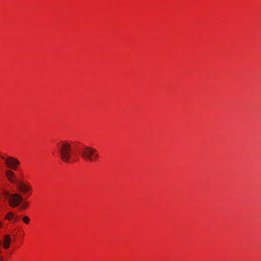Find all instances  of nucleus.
<instances>
[{"mask_svg": "<svg viewBox=\"0 0 261 261\" xmlns=\"http://www.w3.org/2000/svg\"><path fill=\"white\" fill-rule=\"evenodd\" d=\"M3 259H4L3 257L1 256H0V261H3Z\"/></svg>", "mask_w": 261, "mask_h": 261, "instance_id": "obj_11", "label": "nucleus"}, {"mask_svg": "<svg viewBox=\"0 0 261 261\" xmlns=\"http://www.w3.org/2000/svg\"><path fill=\"white\" fill-rule=\"evenodd\" d=\"M6 175L8 180L12 183H16L17 179L15 177L14 173L11 170L6 171Z\"/></svg>", "mask_w": 261, "mask_h": 261, "instance_id": "obj_5", "label": "nucleus"}, {"mask_svg": "<svg viewBox=\"0 0 261 261\" xmlns=\"http://www.w3.org/2000/svg\"><path fill=\"white\" fill-rule=\"evenodd\" d=\"M28 206V202H23L19 207L20 210H24Z\"/></svg>", "mask_w": 261, "mask_h": 261, "instance_id": "obj_9", "label": "nucleus"}, {"mask_svg": "<svg viewBox=\"0 0 261 261\" xmlns=\"http://www.w3.org/2000/svg\"><path fill=\"white\" fill-rule=\"evenodd\" d=\"M11 243V238L10 235L6 234L4 236L3 241V247L5 249H8L10 247Z\"/></svg>", "mask_w": 261, "mask_h": 261, "instance_id": "obj_7", "label": "nucleus"}, {"mask_svg": "<svg viewBox=\"0 0 261 261\" xmlns=\"http://www.w3.org/2000/svg\"><path fill=\"white\" fill-rule=\"evenodd\" d=\"M5 218L7 220H10L11 219H14V214L12 212H9L8 213L6 217H5Z\"/></svg>", "mask_w": 261, "mask_h": 261, "instance_id": "obj_8", "label": "nucleus"}, {"mask_svg": "<svg viewBox=\"0 0 261 261\" xmlns=\"http://www.w3.org/2000/svg\"><path fill=\"white\" fill-rule=\"evenodd\" d=\"M60 157L65 163H70L71 156V144L68 141L60 142L58 144Z\"/></svg>", "mask_w": 261, "mask_h": 261, "instance_id": "obj_1", "label": "nucleus"}, {"mask_svg": "<svg viewBox=\"0 0 261 261\" xmlns=\"http://www.w3.org/2000/svg\"><path fill=\"white\" fill-rule=\"evenodd\" d=\"M0 157L5 160L6 165L13 170H16L17 166L20 164L19 161L13 157H9L7 159H5L4 156L1 155H0Z\"/></svg>", "mask_w": 261, "mask_h": 261, "instance_id": "obj_4", "label": "nucleus"}, {"mask_svg": "<svg viewBox=\"0 0 261 261\" xmlns=\"http://www.w3.org/2000/svg\"><path fill=\"white\" fill-rule=\"evenodd\" d=\"M23 221L25 223L28 224L30 222V219L28 217L25 216L23 218Z\"/></svg>", "mask_w": 261, "mask_h": 261, "instance_id": "obj_10", "label": "nucleus"}, {"mask_svg": "<svg viewBox=\"0 0 261 261\" xmlns=\"http://www.w3.org/2000/svg\"><path fill=\"white\" fill-rule=\"evenodd\" d=\"M17 187L20 191L24 193H27L31 189V188L29 186H28L21 182H19L18 183Z\"/></svg>", "mask_w": 261, "mask_h": 261, "instance_id": "obj_6", "label": "nucleus"}, {"mask_svg": "<svg viewBox=\"0 0 261 261\" xmlns=\"http://www.w3.org/2000/svg\"><path fill=\"white\" fill-rule=\"evenodd\" d=\"M5 196L6 198L9 199V205L12 207L18 206L23 201V198L18 193L9 194L6 192Z\"/></svg>", "mask_w": 261, "mask_h": 261, "instance_id": "obj_3", "label": "nucleus"}, {"mask_svg": "<svg viewBox=\"0 0 261 261\" xmlns=\"http://www.w3.org/2000/svg\"><path fill=\"white\" fill-rule=\"evenodd\" d=\"M80 153L84 160L89 162L97 160L99 156L95 149L88 146H84Z\"/></svg>", "mask_w": 261, "mask_h": 261, "instance_id": "obj_2", "label": "nucleus"}]
</instances>
